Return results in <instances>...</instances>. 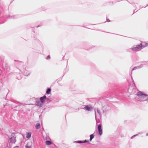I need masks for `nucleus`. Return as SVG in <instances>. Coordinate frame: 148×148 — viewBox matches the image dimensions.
I'll use <instances>...</instances> for the list:
<instances>
[{
  "label": "nucleus",
  "instance_id": "f257e3e1",
  "mask_svg": "<svg viewBox=\"0 0 148 148\" xmlns=\"http://www.w3.org/2000/svg\"><path fill=\"white\" fill-rule=\"evenodd\" d=\"M148 44L145 43V45L140 43L139 45H135L133 46L131 48V49L133 51H138L145 47L147 46Z\"/></svg>",
  "mask_w": 148,
  "mask_h": 148
},
{
  "label": "nucleus",
  "instance_id": "f03ea898",
  "mask_svg": "<svg viewBox=\"0 0 148 148\" xmlns=\"http://www.w3.org/2000/svg\"><path fill=\"white\" fill-rule=\"evenodd\" d=\"M138 97V99L140 101H146V98L147 94H144L141 91L138 92L136 94Z\"/></svg>",
  "mask_w": 148,
  "mask_h": 148
},
{
  "label": "nucleus",
  "instance_id": "7ed1b4c3",
  "mask_svg": "<svg viewBox=\"0 0 148 148\" xmlns=\"http://www.w3.org/2000/svg\"><path fill=\"white\" fill-rule=\"evenodd\" d=\"M97 113L96 112H95V119L96 122V124L99 123L101 116L100 110L97 109Z\"/></svg>",
  "mask_w": 148,
  "mask_h": 148
},
{
  "label": "nucleus",
  "instance_id": "20e7f679",
  "mask_svg": "<svg viewBox=\"0 0 148 148\" xmlns=\"http://www.w3.org/2000/svg\"><path fill=\"white\" fill-rule=\"evenodd\" d=\"M21 72L23 73L25 75L27 76L29 75L31 73L30 71L27 70L26 69L22 70Z\"/></svg>",
  "mask_w": 148,
  "mask_h": 148
},
{
  "label": "nucleus",
  "instance_id": "39448f33",
  "mask_svg": "<svg viewBox=\"0 0 148 148\" xmlns=\"http://www.w3.org/2000/svg\"><path fill=\"white\" fill-rule=\"evenodd\" d=\"M2 66L4 70H7L8 69V64L5 62H2Z\"/></svg>",
  "mask_w": 148,
  "mask_h": 148
},
{
  "label": "nucleus",
  "instance_id": "423d86ee",
  "mask_svg": "<svg viewBox=\"0 0 148 148\" xmlns=\"http://www.w3.org/2000/svg\"><path fill=\"white\" fill-rule=\"evenodd\" d=\"M102 125L101 124H100L98 125V129L99 134L101 135L102 134Z\"/></svg>",
  "mask_w": 148,
  "mask_h": 148
},
{
  "label": "nucleus",
  "instance_id": "0eeeda50",
  "mask_svg": "<svg viewBox=\"0 0 148 148\" xmlns=\"http://www.w3.org/2000/svg\"><path fill=\"white\" fill-rule=\"evenodd\" d=\"M46 99V96L45 95H44L43 97H40V99L41 103H43L45 102V100Z\"/></svg>",
  "mask_w": 148,
  "mask_h": 148
},
{
  "label": "nucleus",
  "instance_id": "6e6552de",
  "mask_svg": "<svg viewBox=\"0 0 148 148\" xmlns=\"http://www.w3.org/2000/svg\"><path fill=\"white\" fill-rule=\"evenodd\" d=\"M42 104L43 103H41L40 101H36L35 104L36 106L41 107L42 106Z\"/></svg>",
  "mask_w": 148,
  "mask_h": 148
},
{
  "label": "nucleus",
  "instance_id": "1a4fd4ad",
  "mask_svg": "<svg viewBox=\"0 0 148 148\" xmlns=\"http://www.w3.org/2000/svg\"><path fill=\"white\" fill-rule=\"evenodd\" d=\"M10 143H15L16 140V137L14 136H12L10 138Z\"/></svg>",
  "mask_w": 148,
  "mask_h": 148
},
{
  "label": "nucleus",
  "instance_id": "9d476101",
  "mask_svg": "<svg viewBox=\"0 0 148 148\" xmlns=\"http://www.w3.org/2000/svg\"><path fill=\"white\" fill-rule=\"evenodd\" d=\"M85 108L86 110L90 111L91 110L92 108L90 106L87 105L85 106Z\"/></svg>",
  "mask_w": 148,
  "mask_h": 148
},
{
  "label": "nucleus",
  "instance_id": "9b49d317",
  "mask_svg": "<svg viewBox=\"0 0 148 148\" xmlns=\"http://www.w3.org/2000/svg\"><path fill=\"white\" fill-rule=\"evenodd\" d=\"M108 108L109 107L108 106H105L103 107L102 108L103 112H105L106 111L108 110Z\"/></svg>",
  "mask_w": 148,
  "mask_h": 148
},
{
  "label": "nucleus",
  "instance_id": "f8f14e48",
  "mask_svg": "<svg viewBox=\"0 0 148 148\" xmlns=\"http://www.w3.org/2000/svg\"><path fill=\"white\" fill-rule=\"evenodd\" d=\"M32 133L31 132H28L27 134V135L26 136V137L28 138L29 139L31 137Z\"/></svg>",
  "mask_w": 148,
  "mask_h": 148
},
{
  "label": "nucleus",
  "instance_id": "ddd939ff",
  "mask_svg": "<svg viewBox=\"0 0 148 148\" xmlns=\"http://www.w3.org/2000/svg\"><path fill=\"white\" fill-rule=\"evenodd\" d=\"M51 142L49 140H46L45 141V143L47 145H49L51 144Z\"/></svg>",
  "mask_w": 148,
  "mask_h": 148
},
{
  "label": "nucleus",
  "instance_id": "4468645a",
  "mask_svg": "<svg viewBox=\"0 0 148 148\" xmlns=\"http://www.w3.org/2000/svg\"><path fill=\"white\" fill-rule=\"evenodd\" d=\"M51 90L50 88H48L46 90V93L47 94H50L51 92Z\"/></svg>",
  "mask_w": 148,
  "mask_h": 148
},
{
  "label": "nucleus",
  "instance_id": "2eb2a0df",
  "mask_svg": "<svg viewBox=\"0 0 148 148\" xmlns=\"http://www.w3.org/2000/svg\"><path fill=\"white\" fill-rule=\"evenodd\" d=\"M36 127L37 129H38L40 128V125L39 123H37L36 125Z\"/></svg>",
  "mask_w": 148,
  "mask_h": 148
},
{
  "label": "nucleus",
  "instance_id": "dca6fc26",
  "mask_svg": "<svg viewBox=\"0 0 148 148\" xmlns=\"http://www.w3.org/2000/svg\"><path fill=\"white\" fill-rule=\"evenodd\" d=\"M90 140L91 141L92 139L94 138V136L93 134H91L90 136Z\"/></svg>",
  "mask_w": 148,
  "mask_h": 148
},
{
  "label": "nucleus",
  "instance_id": "f3484780",
  "mask_svg": "<svg viewBox=\"0 0 148 148\" xmlns=\"http://www.w3.org/2000/svg\"><path fill=\"white\" fill-rule=\"evenodd\" d=\"M17 78L18 80H20L21 78V76L20 74H18L17 76Z\"/></svg>",
  "mask_w": 148,
  "mask_h": 148
},
{
  "label": "nucleus",
  "instance_id": "a211bd4d",
  "mask_svg": "<svg viewBox=\"0 0 148 148\" xmlns=\"http://www.w3.org/2000/svg\"><path fill=\"white\" fill-rule=\"evenodd\" d=\"M25 147L26 148H32L31 146V145H29L28 144H27L25 145Z\"/></svg>",
  "mask_w": 148,
  "mask_h": 148
},
{
  "label": "nucleus",
  "instance_id": "6ab92c4d",
  "mask_svg": "<svg viewBox=\"0 0 148 148\" xmlns=\"http://www.w3.org/2000/svg\"><path fill=\"white\" fill-rule=\"evenodd\" d=\"M75 143H83V141L82 140H78L76 141L75 142Z\"/></svg>",
  "mask_w": 148,
  "mask_h": 148
},
{
  "label": "nucleus",
  "instance_id": "aec40b11",
  "mask_svg": "<svg viewBox=\"0 0 148 148\" xmlns=\"http://www.w3.org/2000/svg\"><path fill=\"white\" fill-rule=\"evenodd\" d=\"M138 69H140L142 67H143V64H141L139 66H138Z\"/></svg>",
  "mask_w": 148,
  "mask_h": 148
},
{
  "label": "nucleus",
  "instance_id": "412c9836",
  "mask_svg": "<svg viewBox=\"0 0 148 148\" xmlns=\"http://www.w3.org/2000/svg\"><path fill=\"white\" fill-rule=\"evenodd\" d=\"M83 143H90L89 142V140H84L83 141Z\"/></svg>",
  "mask_w": 148,
  "mask_h": 148
},
{
  "label": "nucleus",
  "instance_id": "4be33fe9",
  "mask_svg": "<svg viewBox=\"0 0 148 148\" xmlns=\"http://www.w3.org/2000/svg\"><path fill=\"white\" fill-rule=\"evenodd\" d=\"M138 66H135V67H134L133 69H132V71H133V70H136L137 69H138Z\"/></svg>",
  "mask_w": 148,
  "mask_h": 148
},
{
  "label": "nucleus",
  "instance_id": "5701e85b",
  "mask_svg": "<svg viewBox=\"0 0 148 148\" xmlns=\"http://www.w3.org/2000/svg\"><path fill=\"white\" fill-rule=\"evenodd\" d=\"M51 58L50 56V55H48L47 56V58H46V59L47 60H49Z\"/></svg>",
  "mask_w": 148,
  "mask_h": 148
},
{
  "label": "nucleus",
  "instance_id": "b1692460",
  "mask_svg": "<svg viewBox=\"0 0 148 148\" xmlns=\"http://www.w3.org/2000/svg\"><path fill=\"white\" fill-rule=\"evenodd\" d=\"M138 135V134H135L134 135V136H132L131 138V139H132L133 138L137 136Z\"/></svg>",
  "mask_w": 148,
  "mask_h": 148
},
{
  "label": "nucleus",
  "instance_id": "393cba45",
  "mask_svg": "<svg viewBox=\"0 0 148 148\" xmlns=\"http://www.w3.org/2000/svg\"><path fill=\"white\" fill-rule=\"evenodd\" d=\"M14 17H15V16H10V15H8V17H11L12 18H14Z\"/></svg>",
  "mask_w": 148,
  "mask_h": 148
},
{
  "label": "nucleus",
  "instance_id": "a878e982",
  "mask_svg": "<svg viewBox=\"0 0 148 148\" xmlns=\"http://www.w3.org/2000/svg\"><path fill=\"white\" fill-rule=\"evenodd\" d=\"M147 98H146V101L148 100V95H147V96L146 97Z\"/></svg>",
  "mask_w": 148,
  "mask_h": 148
},
{
  "label": "nucleus",
  "instance_id": "bb28decb",
  "mask_svg": "<svg viewBox=\"0 0 148 148\" xmlns=\"http://www.w3.org/2000/svg\"><path fill=\"white\" fill-rule=\"evenodd\" d=\"M107 21L108 22H109L110 21L108 19H107Z\"/></svg>",
  "mask_w": 148,
  "mask_h": 148
},
{
  "label": "nucleus",
  "instance_id": "cd10ccee",
  "mask_svg": "<svg viewBox=\"0 0 148 148\" xmlns=\"http://www.w3.org/2000/svg\"><path fill=\"white\" fill-rule=\"evenodd\" d=\"M138 10H134V13H135V12H137V11Z\"/></svg>",
  "mask_w": 148,
  "mask_h": 148
},
{
  "label": "nucleus",
  "instance_id": "c85d7f7f",
  "mask_svg": "<svg viewBox=\"0 0 148 148\" xmlns=\"http://www.w3.org/2000/svg\"><path fill=\"white\" fill-rule=\"evenodd\" d=\"M146 135L147 136H148V133H147L146 134Z\"/></svg>",
  "mask_w": 148,
  "mask_h": 148
},
{
  "label": "nucleus",
  "instance_id": "c756f323",
  "mask_svg": "<svg viewBox=\"0 0 148 148\" xmlns=\"http://www.w3.org/2000/svg\"><path fill=\"white\" fill-rule=\"evenodd\" d=\"M47 100H49V98H47Z\"/></svg>",
  "mask_w": 148,
  "mask_h": 148
},
{
  "label": "nucleus",
  "instance_id": "7c9ffc66",
  "mask_svg": "<svg viewBox=\"0 0 148 148\" xmlns=\"http://www.w3.org/2000/svg\"><path fill=\"white\" fill-rule=\"evenodd\" d=\"M39 27V26H38L37 27H37Z\"/></svg>",
  "mask_w": 148,
  "mask_h": 148
},
{
  "label": "nucleus",
  "instance_id": "2f4dec72",
  "mask_svg": "<svg viewBox=\"0 0 148 148\" xmlns=\"http://www.w3.org/2000/svg\"><path fill=\"white\" fill-rule=\"evenodd\" d=\"M1 60V61H2V59H1V60Z\"/></svg>",
  "mask_w": 148,
  "mask_h": 148
},
{
  "label": "nucleus",
  "instance_id": "473e14b6",
  "mask_svg": "<svg viewBox=\"0 0 148 148\" xmlns=\"http://www.w3.org/2000/svg\"><path fill=\"white\" fill-rule=\"evenodd\" d=\"M148 5H147L146 6H146H147ZM145 7H146V6H145V7H144V8H145Z\"/></svg>",
  "mask_w": 148,
  "mask_h": 148
},
{
  "label": "nucleus",
  "instance_id": "72a5a7b5",
  "mask_svg": "<svg viewBox=\"0 0 148 148\" xmlns=\"http://www.w3.org/2000/svg\"><path fill=\"white\" fill-rule=\"evenodd\" d=\"M19 63H21L20 62H19Z\"/></svg>",
  "mask_w": 148,
  "mask_h": 148
}]
</instances>
